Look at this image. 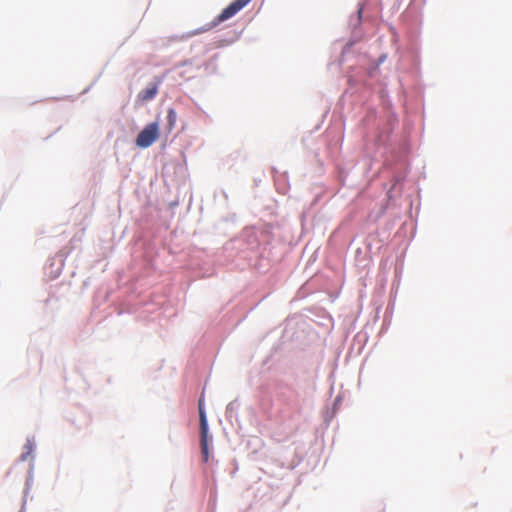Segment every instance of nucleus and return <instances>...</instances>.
<instances>
[{"label":"nucleus","instance_id":"obj_3","mask_svg":"<svg viewBox=\"0 0 512 512\" xmlns=\"http://www.w3.org/2000/svg\"><path fill=\"white\" fill-rule=\"evenodd\" d=\"M251 0H234L230 3L222 12L215 18L213 25H218L224 22L234 15H236L241 9H243Z\"/></svg>","mask_w":512,"mask_h":512},{"label":"nucleus","instance_id":"obj_4","mask_svg":"<svg viewBox=\"0 0 512 512\" xmlns=\"http://www.w3.org/2000/svg\"><path fill=\"white\" fill-rule=\"evenodd\" d=\"M157 92L158 87L156 84H153L150 87H147L146 89L142 90L139 93L138 98L143 102H147L152 100L157 95Z\"/></svg>","mask_w":512,"mask_h":512},{"label":"nucleus","instance_id":"obj_1","mask_svg":"<svg viewBox=\"0 0 512 512\" xmlns=\"http://www.w3.org/2000/svg\"><path fill=\"white\" fill-rule=\"evenodd\" d=\"M159 137V123L152 122L144 127L136 138V145L140 148L151 146Z\"/></svg>","mask_w":512,"mask_h":512},{"label":"nucleus","instance_id":"obj_2","mask_svg":"<svg viewBox=\"0 0 512 512\" xmlns=\"http://www.w3.org/2000/svg\"><path fill=\"white\" fill-rule=\"evenodd\" d=\"M199 421H200V446L201 454L204 462L209 460V437H208V422L205 411L202 407L201 401L199 402Z\"/></svg>","mask_w":512,"mask_h":512},{"label":"nucleus","instance_id":"obj_5","mask_svg":"<svg viewBox=\"0 0 512 512\" xmlns=\"http://www.w3.org/2000/svg\"><path fill=\"white\" fill-rule=\"evenodd\" d=\"M167 121L169 130H172L175 127L177 121V113L173 108H169L167 111Z\"/></svg>","mask_w":512,"mask_h":512}]
</instances>
